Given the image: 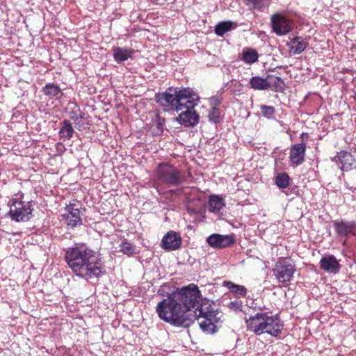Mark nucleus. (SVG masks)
<instances>
[{
  "mask_svg": "<svg viewBox=\"0 0 356 356\" xmlns=\"http://www.w3.org/2000/svg\"><path fill=\"white\" fill-rule=\"evenodd\" d=\"M334 227L337 234L341 237H347L349 235L356 236V222L351 221H334Z\"/></svg>",
  "mask_w": 356,
  "mask_h": 356,
  "instance_id": "13",
  "label": "nucleus"
},
{
  "mask_svg": "<svg viewBox=\"0 0 356 356\" xmlns=\"http://www.w3.org/2000/svg\"><path fill=\"white\" fill-rule=\"evenodd\" d=\"M305 150L306 144L304 142L293 145L290 151L291 162L296 165L302 164L305 160Z\"/></svg>",
  "mask_w": 356,
  "mask_h": 356,
  "instance_id": "15",
  "label": "nucleus"
},
{
  "mask_svg": "<svg viewBox=\"0 0 356 356\" xmlns=\"http://www.w3.org/2000/svg\"><path fill=\"white\" fill-rule=\"evenodd\" d=\"M251 88L254 90H264L268 89V83L266 79L260 76H253L250 81Z\"/></svg>",
  "mask_w": 356,
  "mask_h": 356,
  "instance_id": "22",
  "label": "nucleus"
},
{
  "mask_svg": "<svg viewBox=\"0 0 356 356\" xmlns=\"http://www.w3.org/2000/svg\"><path fill=\"white\" fill-rule=\"evenodd\" d=\"M249 4L252 5L254 8H260L262 6L263 0H247Z\"/></svg>",
  "mask_w": 356,
  "mask_h": 356,
  "instance_id": "32",
  "label": "nucleus"
},
{
  "mask_svg": "<svg viewBox=\"0 0 356 356\" xmlns=\"http://www.w3.org/2000/svg\"><path fill=\"white\" fill-rule=\"evenodd\" d=\"M42 92L49 98L57 97L61 93V89L57 84L47 83L42 89Z\"/></svg>",
  "mask_w": 356,
  "mask_h": 356,
  "instance_id": "24",
  "label": "nucleus"
},
{
  "mask_svg": "<svg viewBox=\"0 0 356 356\" xmlns=\"http://www.w3.org/2000/svg\"><path fill=\"white\" fill-rule=\"evenodd\" d=\"M233 26L234 24L230 21L221 22L216 26L215 33L219 36H222L225 33L230 31Z\"/></svg>",
  "mask_w": 356,
  "mask_h": 356,
  "instance_id": "26",
  "label": "nucleus"
},
{
  "mask_svg": "<svg viewBox=\"0 0 356 356\" xmlns=\"http://www.w3.org/2000/svg\"><path fill=\"white\" fill-rule=\"evenodd\" d=\"M74 131L72 124L67 120H65L61 122V127L59 131V136L61 140L66 141L70 140Z\"/></svg>",
  "mask_w": 356,
  "mask_h": 356,
  "instance_id": "18",
  "label": "nucleus"
},
{
  "mask_svg": "<svg viewBox=\"0 0 356 356\" xmlns=\"http://www.w3.org/2000/svg\"><path fill=\"white\" fill-rule=\"evenodd\" d=\"M289 177L285 173H280L276 176L275 184L279 188H285L289 184Z\"/></svg>",
  "mask_w": 356,
  "mask_h": 356,
  "instance_id": "27",
  "label": "nucleus"
},
{
  "mask_svg": "<svg viewBox=\"0 0 356 356\" xmlns=\"http://www.w3.org/2000/svg\"><path fill=\"white\" fill-rule=\"evenodd\" d=\"M33 210L31 202L13 200L8 215L15 222H26L31 218Z\"/></svg>",
  "mask_w": 356,
  "mask_h": 356,
  "instance_id": "6",
  "label": "nucleus"
},
{
  "mask_svg": "<svg viewBox=\"0 0 356 356\" xmlns=\"http://www.w3.org/2000/svg\"><path fill=\"white\" fill-rule=\"evenodd\" d=\"M354 99H355V102H356V90L355 91Z\"/></svg>",
  "mask_w": 356,
  "mask_h": 356,
  "instance_id": "35",
  "label": "nucleus"
},
{
  "mask_svg": "<svg viewBox=\"0 0 356 356\" xmlns=\"http://www.w3.org/2000/svg\"><path fill=\"white\" fill-rule=\"evenodd\" d=\"M65 261L78 277L86 280L100 277L104 264L95 252L85 245L70 248L65 252Z\"/></svg>",
  "mask_w": 356,
  "mask_h": 356,
  "instance_id": "2",
  "label": "nucleus"
},
{
  "mask_svg": "<svg viewBox=\"0 0 356 356\" xmlns=\"http://www.w3.org/2000/svg\"><path fill=\"white\" fill-rule=\"evenodd\" d=\"M271 25L273 31L278 35H286L293 29L292 21L280 13L271 16Z\"/></svg>",
  "mask_w": 356,
  "mask_h": 356,
  "instance_id": "8",
  "label": "nucleus"
},
{
  "mask_svg": "<svg viewBox=\"0 0 356 356\" xmlns=\"http://www.w3.org/2000/svg\"><path fill=\"white\" fill-rule=\"evenodd\" d=\"M209 204L211 212L219 211L225 205L223 200L218 195H211L209 197Z\"/></svg>",
  "mask_w": 356,
  "mask_h": 356,
  "instance_id": "25",
  "label": "nucleus"
},
{
  "mask_svg": "<svg viewBox=\"0 0 356 356\" xmlns=\"http://www.w3.org/2000/svg\"><path fill=\"white\" fill-rule=\"evenodd\" d=\"M245 320L248 330L257 335L268 334L276 337L284 328V325L277 315L268 316L267 313H257Z\"/></svg>",
  "mask_w": 356,
  "mask_h": 356,
  "instance_id": "4",
  "label": "nucleus"
},
{
  "mask_svg": "<svg viewBox=\"0 0 356 356\" xmlns=\"http://www.w3.org/2000/svg\"><path fill=\"white\" fill-rule=\"evenodd\" d=\"M259 54L257 51L251 48L245 47L242 51L241 60L249 65H252L258 60Z\"/></svg>",
  "mask_w": 356,
  "mask_h": 356,
  "instance_id": "20",
  "label": "nucleus"
},
{
  "mask_svg": "<svg viewBox=\"0 0 356 356\" xmlns=\"http://www.w3.org/2000/svg\"><path fill=\"white\" fill-rule=\"evenodd\" d=\"M160 127H161V124H159V129H160V131L162 130V128H160Z\"/></svg>",
  "mask_w": 356,
  "mask_h": 356,
  "instance_id": "36",
  "label": "nucleus"
},
{
  "mask_svg": "<svg viewBox=\"0 0 356 356\" xmlns=\"http://www.w3.org/2000/svg\"><path fill=\"white\" fill-rule=\"evenodd\" d=\"M261 111L264 116L270 118L275 113V108L270 106H261Z\"/></svg>",
  "mask_w": 356,
  "mask_h": 356,
  "instance_id": "30",
  "label": "nucleus"
},
{
  "mask_svg": "<svg viewBox=\"0 0 356 356\" xmlns=\"http://www.w3.org/2000/svg\"><path fill=\"white\" fill-rule=\"evenodd\" d=\"M112 51L113 58L118 63L127 60L132 57L134 53V51L131 49L119 47H113Z\"/></svg>",
  "mask_w": 356,
  "mask_h": 356,
  "instance_id": "17",
  "label": "nucleus"
},
{
  "mask_svg": "<svg viewBox=\"0 0 356 356\" xmlns=\"http://www.w3.org/2000/svg\"><path fill=\"white\" fill-rule=\"evenodd\" d=\"M195 107L184 106L179 116L176 118L179 124L184 127H194L199 122V115L194 110Z\"/></svg>",
  "mask_w": 356,
  "mask_h": 356,
  "instance_id": "10",
  "label": "nucleus"
},
{
  "mask_svg": "<svg viewBox=\"0 0 356 356\" xmlns=\"http://www.w3.org/2000/svg\"><path fill=\"white\" fill-rule=\"evenodd\" d=\"M200 97L189 88H168L165 92L156 95L157 103L166 111H182L184 106L195 107Z\"/></svg>",
  "mask_w": 356,
  "mask_h": 356,
  "instance_id": "3",
  "label": "nucleus"
},
{
  "mask_svg": "<svg viewBox=\"0 0 356 356\" xmlns=\"http://www.w3.org/2000/svg\"><path fill=\"white\" fill-rule=\"evenodd\" d=\"M159 318L177 326L188 327L195 320L204 332L214 333L220 312L203 300L198 286L191 284L173 292L156 306Z\"/></svg>",
  "mask_w": 356,
  "mask_h": 356,
  "instance_id": "1",
  "label": "nucleus"
},
{
  "mask_svg": "<svg viewBox=\"0 0 356 356\" xmlns=\"http://www.w3.org/2000/svg\"><path fill=\"white\" fill-rule=\"evenodd\" d=\"M307 47V42L300 37L294 38L291 42V50L294 54H300Z\"/></svg>",
  "mask_w": 356,
  "mask_h": 356,
  "instance_id": "21",
  "label": "nucleus"
},
{
  "mask_svg": "<svg viewBox=\"0 0 356 356\" xmlns=\"http://www.w3.org/2000/svg\"><path fill=\"white\" fill-rule=\"evenodd\" d=\"M156 177L159 181L170 186H179L185 180L184 175L178 168L167 163L158 165Z\"/></svg>",
  "mask_w": 356,
  "mask_h": 356,
  "instance_id": "5",
  "label": "nucleus"
},
{
  "mask_svg": "<svg viewBox=\"0 0 356 356\" xmlns=\"http://www.w3.org/2000/svg\"><path fill=\"white\" fill-rule=\"evenodd\" d=\"M227 307L234 311H242V302L238 300H234L230 302Z\"/></svg>",
  "mask_w": 356,
  "mask_h": 356,
  "instance_id": "31",
  "label": "nucleus"
},
{
  "mask_svg": "<svg viewBox=\"0 0 356 356\" xmlns=\"http://www.w3.org/2000/svg\"><path fill=\"white\" fill-rule=\"evenodd\" d=\"M333 161L341 170H349L351 169L355 159L350 153L342 151L334 156Z\"/></svg>",
  "mask_w": 356,
  "mask_h": 356,
  "instance_id": "16",
  "label": "nucleus"
},
{
  "mask_svg": "<svg viewBox=\"0 0 356 356\" xmlns=\"http://www.w3.org/2000/svg\"><path fill=\"white\" fill-rule=\"evenodd\" d=\"M305 134H301V138L302 140H304Z\"/></svg>",
  "mask_w": 356,
  "mask_h": 356,
  "instance_id": "34",
  "label": "nucleus"
},
{
  "mask_svg": "<svg viewBox=\"0 0 356 356\" xmlns=\"http://www.w3.org/2000/svg\"><path fill=\"white\" fill-rule=\"evenodd\" d=\"M207 242L213 248H224L233 244L234 239L231 235L213 234L207 238Z\"/></svg>",
  "mask_w": 356,
  "mask_h": 356,
  "instance_id": "11",
  "label": "nucleus"
},
{
  "mask_svg": "<svg viewBox=\"0 0 356 356\" xmlns=\"http://www.w3.org/2000/svg\"><path fill=\"white\" fill-rule=\"evenodd\" d=\"M223 285L237 298H243L246 296L247 289L244 286L236 284L230 281L224 282Z\"/></svg>",
  "mask_w": 356,
  "mask_h": 356,
  "instance_id": "19",
  "label": "nucleus"
},
{
  "mask_svg": "<svg viewBox=\"0 0 356 356\" xmlns=\"http://www.w3.org/2000/svg\"><path fill=\"white\" fill-rule=\"evenodd\" d=\"M80 209L81 206L75 203L70 204L65 208L66 212L63 216L68 226L74 227L82 224Z\"/></svg>",
  "mask_w": 356,
  "mask_h": 356,
  "instance_id": "9",
  "label": "nucleus"
},
{
  "mask_svg": "<svg viewBox=\"0 0 356 356\" xmlns=\"http://www.w3.org/2000/svg\"><path fill=\"white\" fill-rule=\"evenodd\" d=\"M181 245V238L174 231H169L163 237L161 247L168 251L179 249Z\"/></svg>",
  "mask_w": 356,
  "mask_h": 356,
  "instance_id": "12",
  "label": "nucleus"
},
{
  "mask_svg": "<svg viewBox=\"0 0 356 356\" xmlns=\"http://www.w3.org/2000/svg\"><path fill=\"white\" fill-rule=\"evenodd\" d=\"M296 271L295 266L287 259L280 258L276 262L273 273L280 283L288 284Z\"/></svg>",
  "mask_w": 356,
  "mask_h": 356,
  "instance_id": "7",
  "label": "nucleus"
},
{
  "mask_svg": "<svg viewBox=\"0 0 356 356\" xmlns=\"http://www.w3.org/2000/svg\"><path fill=\"white\" fill-rule=\"evenodd\" d=\"M320 266L324 271L333 274L337 273L341 268L339 261L332 254L322 257L320 261Z\"/></svg>",
  "mask_w": 356,
  "mask_h": 356,
  "instance_id": "14",
  "label": "nucleus"
},
{
  "mask_svg": "<svg viewBox=\"0 0 356 356\" xmlns=\"http://www.w3.org/2000/svg\"><path fill=\"white\" fill-rule=\"evenodd\" d=\"M208 118L210 122L215 124L219 122L220 114L219 110L213 106L209 113Z\"/></svg>",
  "mask_w": 356,
  "mask_h": 356,
  "instance_id": "29",
  "label": "nucleus"
},
{
  "mask_svg": "<svg viewBox=\"0 0 356 356\" xmlns=\"http://www.w3.org/2000/svg\"><path fill=\"white\" fill-rule=\"evenodd\" d=\"M266 79L268 83V88H271L275 91H282L284 89V83L281 78L273 75H268Z\"/></svg>",
  "mask_w": 356,
  "mask_h": 356,
  "instance_id": "23",
  "label": "nucleus"
},
{
  "mask_svg": "<svg viewBox=\"0 0 356 356\" xmlns=\"http://www.w3.org/2000/svg\"><path fill=\"white\" fill-rule=\"evenodd\" d=\"M210 102L212 105L218 106L220 104V100L217 97L211 98Z\"/></svg>",
  "mask_w": 356,
  "mask_h": 356,
  "instance_id": "33",
  "label": "nucleus"
},
{
  "mask_svg": "<svg viewBox=\"0 0 356 356\" xmlns=\"http://www.w3.org/2000/svg\"><path fill=\"white\" fill-rule=\"evenodd\" d=\"M120 252L124 254L132 255L135 252L134 246L127 241H123L120 245Z\"/></svg>",
  "mask_w": 356,
  "mask_h": 356,
  "instance_id": "28",
  "label": "nucleus"
}]
</instances>
